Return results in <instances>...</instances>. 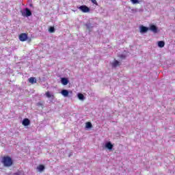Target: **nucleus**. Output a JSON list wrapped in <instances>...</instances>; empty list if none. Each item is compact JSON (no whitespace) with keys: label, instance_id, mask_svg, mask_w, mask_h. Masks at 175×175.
<instances>
[{"label":"nucleus","instance_id":"nucleus-1","mask_svg":"<svg viewBox=\"0 0 175 175\" xmlns=\"http://www.w3.org/2000/svg\"><path fill=\"white\" fill-rule=\"evenodd\" d=\"M1 163L5 167H10V166L13 165V160L9 156H4L1 159Z\"/></svg>","mask_w":175,"mask_h":175},{"label":"nucleus","instance_id":"nucleus-2","mask_svg":"<svg viewBox=\"0 0 175 175\" xmlns=\"http://www.w3.org/2000/svg\"><path fill=\"white\" fill-rule=\"evenodd\" d=\"M78 9L81 10L83 13H89L90 12V8L87 7V5H81L78 7Z\"/></svg>","mask_w":175,"mask_h":175},{"label":"nucleus","instance_id":"nucleus-3","mask_svg":"<svg viewBox=\"0 0 175 175\" xmlns=\"http://www.w3.org/2000/svg\"><path fill=\"white\" fill-rule=\"evenodd\" d=\"M18 38L21 42H25L28 39V34L22 33L19 35Z\"/></svg>","mask_w":175,"mask_h":175},{"label":"nucleus","instance_id":"nucleus-4","mask_svg":"<svg viewBox=\"0 0 175 175\" xmlns=\"http://www.w3.org/2000/svg\"><path fill=\"white\" fill-rule=\"evenodd\" d=\"M150 31H152L154 33H158V27L154 25H150L149 27Z\"/></svg>","mask_w":175,"mask_h":175},{"label":"nucleus","instance_id":"nucleus-5","mask_svg":"<svg viewBox=\"0 0 175 175\" xmlns=\"http://www.w3.org/2000/svg\"><path fill=\"white\" fill-rule=\"evenodd\" d=\"M30 124H31V120H29V119H28V118L23 119V120L22 122V124L24 126H28V125H30Z\"/></svg>","mask_w":175,"mask_h":175},{"label":"nucleus","instance_id":"nucleus-6","mask_svg":"<svg viewBox=\"0 0 175 175\" xmlns=\"http://www.w3.org/2000/svg\"><path fill=\"white\" fill-rule=\"evenodd\" d=\"M113 147H114V146L110 142L105 144V148H107L108 150H109V151H111V150H113Z\"/></svg>","mask_w":175,"mask_h":175},{"label":"nucleus","instance_id":"nucleus-7","mask_svg":"<svg viewBox=\"0 0 175 175\" xmlns=\"http://www.w3.org/2000/svg\"><path fill=\"white\" fill-rule=\"evenodd\" d=\"M149 28L146 27V26H143L142 25L140 27V32L141 33H146V32H148Z\"/></svg>","mask_w":175,"mask_h":175},{"label":"nucleus","instance_id":"nucleus-8","mask_svg":"<svg viewBox=\"0 0 175 175\" xmlns=\"http://www.w3.org/2000/svg\"><path fill=\"white\" fill-rule=\"evenodd\" d=\"M61 94L63 95V96H65V98L69 96V92L67 90H62Z\"/></svg>","mask_w":175,"mask_h":175},{"label":"nucleus","instance_id":"nucleus-9","mask_svg":"<svg viewBox=\"0 0 175 175\" xmlns=\"http://www.w3.org/2000/svg\"><path fill=\"white\" fill-rule=\"evenodd\" d=\"M120 65H121V64H120V62H118V60H115V61L112 63V67H113V68H117V66H120Z\"/></svg>","mask_w":175,"mask_h":175},{"label":"nucleus","instance_id":"nucleus-10","mask_svg":"<svg viewBox=\"0 0 175 175\" xmlns=\"http://www.w3.org/2000/svg\"><path fill=\"white\" fill-rule=\"evenodd\" d=\"M68 83H69V81L66 78H62V83L63 85H68Z\"/></svg>","mask_w":175,"mask_h":175},{"label":"nucleus","instance_id":"nucleus-11","mask_svg":"<svg viewBox=\"0 0 175 175\" xmlns=\"http://www.w3.org/2000/svg\"><path fill=\"white\" fill-rule=\"evenodd\" d=\"M45 167L43 165H39L38 167H37V170H38V172H43V170H44Z\"/></svg>","mask_w":175,"mask_h":175},{"label":"nucleus","instance_id":"nucleus-12","mask_svg":"<svg viewBox=\"0 0 175 175\" xmlns=\"http://www.w3.org/2000/svg\"><path fill=\"white\" fill-rule=\"evenodd\" d=\"M29 82L31 83V84H35L36 83V78L31 77L29 79Z\"/></svg>","mask_w":175,"mask_h":175},{"label":"nucleus","instance_id":"nucleus-13","mask_svg":"<svg viewBox=\"0 0 175 175\" xmlns=\"http://www.w3.org/2000/svg\"><path fill=\"white\" fill-rule=\"evenodd\" d=\"M46 96H47L48 98H51L52 99H54V98H55V96H54V94H50V92H46L45 93Z\"/></svg>","mask_w":175,"mask_h":175},{"label":"nucleus","instance_id":"nucleus-14","mask_svg":"<svg viewBox=\"0 0 175 175\" xmlns=\"http://www.w3.org/2000/svg\"><path fill=\"white\" fill-rule=\"evenodd\" d=\"M158 46L161 49H162L163 47H165V42H163V41H159L158 42Z\"/></svg>","mask_w":175,"mask_h":175},{"label":"nucleus","instance_id":"nucleus-15","mask_svg":"<svg viewBox=\"0 0 175 175\" xmlns=\"http://www.w3.org/2000/svg\"><path fill=\"white\" fill-rule=\"evenodd\" d=\"M25 12H26V16L27 17H29V16H32V12L28 8L25 9Z\"/></svg>","mask_w":175,"mask_h":175},{"label":"nucleus","instance_id":"nucleus-16","mask_svg":"<svg viewBox=\"0 0 175 175\" xmlns=\"http://www.w3.org/2000/svg\"><path fill=\"white\" fill-rule=\"evenodd\" d=\"M78 98L79 100H84V95L81 93L78 94Z\"/></svg>","mask_w":175,"mask_h":175},{"label":"nucleus","instance_id":"nucleus-17","mask_svg":"<svg viewBox=\"0 0 175 175\" xmlns=\"http://www.w3.org/2000/svg\"><path fill=\"white\" fill-rule=\"evenodd\" d=\"M49 31L51 33H53V32H55V29L54 28V27H50L49 29Z\"/></svg>","mask_w":175,"mask_h":175},{"label":"nucleus","instance_id":"nucleus-18","mask_svg":"<svg viewBox=\"0 0 175 175\" xmlns=\"http://www.w3.org/2000/svg\"><path fill=\"white\" fill-rule=\"evenodd\" d=\"M86 128H88V129L92 128V124H91V122H86Z\"/></svg>","mask_w":175,"mask_h":175},{"label":"nucleus","instance_id":"nucleus-19","mask_svg":"<svg viewBox=\"0 0 175 175\" xmlns=\"http://www.w3.org/2000/svg\"><path fill=\"white\" fill-rule=\"evenodd\" d=\"M132 3L136 4L139 3V0H131Z\"/></svg>","mask_w":175,"mask_h":175},{"label":"nucleus","instance_id":"nucleus-20","mask_svg":"<svg viewBox=\"0 0 175 175\" xmlns=\"http://www.w3.org/2000/svg\"><path fill=\"white\" fill-rule=\"evenodd\" d=\"M92 3H94V5H98V2L96 0H91Z\"/></svg>","mask_w":175,"mask_h":175},{"label":"nucleus","instance_id":"nucleus-21","mask_svg":"<svg viewBox=\"0 0 175 175\" xmlns=\"http://www.w3.org/2000/svg\"><path fill=\"white\" fill-rule=\"evenodd\" d=\"M38 106H42V103H38Z\"/></svg>","mask_w":175,"mask_h":175},{"label":"nucleus","instance_id":"nucleus-22","mask_svg":"<svg viewBox=\"0 0 175 175\" xmlns=\"http://www.w3.org/2000/svg\"><path fill=\"white\" fill-rule=\"evenodd\" d=\"M14 175H20V174H18V173H15V174H14Z\"/></svg>","mask_w":175,"mask_h":175}]
</instances>
